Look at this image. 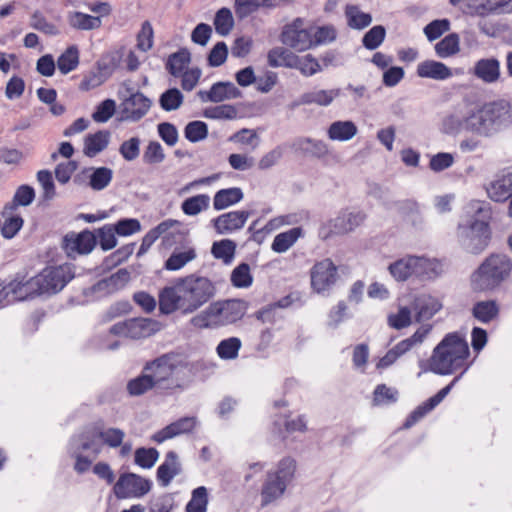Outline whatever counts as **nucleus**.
Here are the masks:
<instances>
[{"mask_svg": "<svg viewBox=\"0 0 512 512\" xmlns=\"http://www.w3.org/2000/svg\"><path fill=\"white\" fill-rule=\"evenodd\" d=\"M499 307L494 300L478 301L472 308L473 317L481 323H489L497 318Z\"/></svg>", "mask_w": 512, "mask_h": 512, "instance_id": "31", "label": "nucleus"}, {"mask_svg": "<svg viewBox=\"0 0 512 512\" xmlns=\"http://www.w3.org/2000/svg\"><path fill=\"white\" fill-rule=\"evenodd\" d=\"M236 244L229 239L214 242L211 253L216 259H222L224 263H230L234 257Z\"/></svg>", "mask_w": 512, "mask_h": 512, "instance_id": "50", "label": "nucleus"}, {"mask_svg": "<svg viewBox=\"0 0 512 512\" xmlns=\"http://www.w3.org/2000/svg\"><path fill=\"white\" fill-rule=\"evenodd\" d=\"M466 115L452 113L443 119V131L447 134H457L466 131Z\"/></svg>", "mask_w": 512, "mask_h": 512, "instance_id": "60", "label": "nucleus"}, {"mask_svg": "<svg viewBox=\"0 0 512 512\" xmlns=\"http://www.w3.org/2000/svg\"><path fill=\"white\" fill-rule=\"evenodd\" d=\"M442 304L431 296H422L416 299V321L422 322L431 319L440 309Z\"/></svg>", "mask_w": 512, "mask_h": 512, "instance_id": "29", "label": "nucleus"}, {"mask_svg": "<svg viewBox=\"0 0 512 512\" xmlns=\"http://www.w3.org/2000/svg\"><path fill=\"white\" fill-rule=\"evenodd\" d=\"M196 256L194 248H189L185 251L175 250L165 261L164 267L169 271H177L183 268L188 262L194 260Z\"/></svg>", "mask_w": 512, "mask_h": 512, "instance_id": "44", "label": "nucleus"}, {"mask_svg": "<svg viewBox=\"0 0 512 512\" xmlns=\"http://www.w3.org/2000/svg\"><path fill=\"white\" fill-rule=\"evenodd\" d=\"M208 505V492L206 487L200 486L192 491L191 499L186 504L185 512H206Z\"/></svg>", "mask_w": 512, "mask_h": 512, "instance_id": "48", "label": "nucleus"}, {"mask_svg": "<svg viewBox=\"0 0 512 512\" xmlns=\"http://www.w3.org/2000/svg\"><path fill=\"white\" fill-rule=\"evenodd\" d=\"M181 222L174 219H167L159 223L156 227L149 230L144 237L138 251V255L144 254L154 244V242L167 231L175 226H180Z\"/></svg>", "mask_w": 512, "mask_h": 512, "instance_id": "27", "label": "nucleus"}, {"mask_svg": "<svg viewBox=\"0 0 512 512\" xmlns=\"http://www.w3.org/2000/svg\"><path fill=\"white\" fill-rule=\"evenodd\" d=\"M243 199V192L238 187L221 189L216 192L213 199L215 210H223L227 207L240 202Z\"/></svg>", "mask_w": 512, "mask_h": 512, "instance_id": "30", "label": "nucleus"}, {"mask_svg": "<svg viewBox=\"0 0 512 512\" xmlns=\"http://www.w3.org/2000/svg\"><path fill=\"white\" fill-rule=\"evenodd\" d=\"M116 230L113 225H104L97 230V238L99 239V245L104 251L113 249L117 244L115 237Z\"/></svg>", "mask_w": 512, "mask_h": 512, "instance_id": "62", "label": "nucleus"}, {"mask_svg": "<svg viewBox=\"0 0 512 512\" xmlns=\"http://www.w3.org/2000/svg\"><path fill=\"white\" fill-rule=\"evenodd\" d=\"M158 457L159 453L155 448L141 447L136 449L134 461L138 466L149 469L154 466Z\"/></svg>", "mask_w": 512, "mask_h": 512, "instance_id": "58", "label": "nucleus"}, {"mask_svg": "<svg viewBox=\"0 0 512 512\" xmlns=\"http://www.w3.org/2000/svg\"><path fill=\"white\" fill-rule=\"evenodd\" d=\"M183 94L177 88H170L161 94L159 104L165 111L177 110L183 103Z\"/></svg>", "mask_w": 512, "mask_h": 512, "instance_id": "53", "label": "nucleus"}, {"mask_svg": "<svg viewBox=\"0 0 512 512\" xmlns=\"http://www.w3.org/2000/svg\"><path fill=\"white\" fill-rule=\"evenodd\" d=\"M415 261L412 256L399 259L389 265V271L396 280L405 281L413 275L412 263Z\"/></svg>", "mask_w": 512, "mask_h": 512, "instance_id": "49", "label": "nucleus"}, {"mask_svg": "<svg viewBox=\"0 0 512 512\" xmlns=\"http://www.w3.org/2000/svg\"><path fill=\"white\" fill-rule=\"evenodd\" d=\"M143 162L149 165L162 163L165 153L158 141H150L143 153Z\"/></svg>", "mask_w": 512, "mask_h": 512, "instance_id": "61", "label": "nucleus"}, {"mask_svg": "<svg viewBox=\"0 0 512 512\" xmlns=\"http://www.w3.org/2000/svg\"><path fill=\"white\" fill-rule=\"evenodd\" d=\"M181 471L182 468L177 453L169 451L165 456V461L157 469V480L161 486L167 487Z\"/></svg>", "mask_w": 512, "mask_h": 512, "instance_id": "22", "label": "nucleus"}, {"mask_svg": "<svg viewBox=\"0 0 512 512\" xmlns=\"http://www.w3.org/2000/svg\"><path fill=\"white\" fill-rule=\"evenodd\" d=\"M37 180L43 189V199L52 200L56 195L52 173L49 170H40L37 172Z\"/></svg>", "mask_w": 512, "mask_h": 512, "instance_id": "63", "label": "nucleus"}, {"mask_svg": "<svg viewBox=\"0 0 512 512\" xmlns=\"http://www.w3.org/2000/svg\"><path fill=\"white\" fill-rule=\"evenodd\" d=\"M191 61L190 52L183 48L171 54L166 62V69L174 76L179 77Z\"/></svg>", "mask_w": 512, "mask_h": 512, "instance_id": "36", "label": "nucleus"}, {"mask_svg": "<svg viewBox=\"0 0 512 512\" xmlns=\"http://www.w3.org/2000/svg\"><path fill=\"white\" fill-rule=\"evenodd\" d=\"M302 232L301 227H293L288 231L277 234L271 245L272 250L276 253L286 252L298 240Z\"/></svg>", "mask_w": 512, "mask_h": 512, "instance_id": "33", "label": "nucleus"}, {"mask_svg": "<svg viewBox=\"0 0 512 512\" xmlns=\"http://www.w3.org/2000/svg\"><path fill=\"white\" fill-rule=\"evenodd\" d=\"M488 197L494 202L508 203V215L512 216V171L504 168L495 175V178L486 186Z\"/></svg>", "mask_w": 512, "mask_h": 512, "instance_id": "13", "label": "nucleus"}, {"mask_svg": "<svg viewBox=\"0 0 512 512\" xmlns=\"http://www.w3.org/2000/svg\"><path fill=\"white\" fill-rule=\"evenodd\" d=\"M250 215V211H231L221 214L213 219L214 227L219 234L230 233L244 227Z\"/></svg>", "mask_w": 512, "mask_h": 512, "instance_id": "17", "label": "nucleus"}, {"mask_svg": "<svg viewBox=\"0 0 512 512\" xmlns=\"http://www.w3.org/2000/svg\"><path fill=\"white\" fill-rule=\"evenodd\" d=\"M365 219L364 214L357 213H342L335 219L331 220L328 224L321 226L319 235L323 239H327L330 234H345L352 231L359 226Z\"/></svg>", "mask_w": 512, "mask_h": 512, "instance_id": "14", "label": "nucleus"}, {"mask_svg": "<svg viewBox=\"0 0 512 512\" xmlns=\"http://www.w3.org/2000/svg\"><path fill=\"white\" fill-rule=\"evenodd\" d=\"M465 123L466 131L479 135H489L491 133L487 118H485L482 108L472 111L466 115Z\"/></svg>", "mask_w": 512, "mask_h": 512, "instance_id": "37", "label": "nucleus"}, {"mask_svg": "<svg viewBox=\"0 0 512 512\" xmlns=\"http://www.w3.org/2000/svg\"><path fill=\"white\" fill-rule=\"evenodd\" d=\"M197 96L202 102L220 103L225 100L241 98L242 92L230 81H219L214 83L208 91H198Z\"/></svg>", "mask_w": 512, "mask_h": 512, "instance_id": "16", "label": "nucleus"}, {"mask_svg": "<svg viewBox=\"0 0 512 512\" xmlns=\"http://www.w3.org/2000/svg\"><path fill=\"white\" fill-rule=\"evenodd\" d=\"M459 35L457 33H450L446 35L435 45L436 55L440 58H448L457 54L460 50Z\"/></svg>", "mask_w": 512, "mask_h": 512, "instance_id": "41", "label": "nucleus"}, {"mask_svg": "<svg viewBox=\"0 0 512 512\" xmlns=\"http://www.w3.org/2000/svg\"><path fill=\"white\" fill-rule=\"evenodd\" d=\"M210 204V197L207 194H198L185 199L181 204V209L188 216H195L200 212L207 210Z\"/></svg>", "mask_w": 512, "mask_h": 512, "instance_id": "40", "label": "nucleus"}, {"mask_svg": "<svg viewBox=\"0 0 512 512\" xmlns=\"http://www.w3.org/2000/svg\"><path fill=\"white\" fill-rule=\"evenodd\" d=\"M157 326L158 322L149 318H131L112 325L110 333L130 339H141L154 334L158 330Z\"/></svg>", "mask_w": 512, "mask_h": 512, "instance_id": "11", "label": "nucleus"}, {"mask_svg": "<svg viewBox=\"0 0 512 512\" xmlns=\"http://www.w3.org/2000/svg\"><path fill=\"white\" fill-rule=\"evenodd\" d=\"M185 365L178 359V354L170 352L148 361L143 367V371L151 377L156 390L165 391L180 387L178 380L174 377V372Z\"/></svg>", "mask_w": 512, "mask_h": 512, "instance_id": "5", "label": "nucleus"}, {"mask_svg": "<svg viewBox=\"0 0 512 512\" xmlns=\"http://www.w3.org/2000/svg\"><path fill=\"white\" fill-rule=\"evenodd\" d=\"M473 215L457 225L456 237L460 247L472 255L481 254L492 239L490 227L491 207L488 202L473 200L470 202Z\"/></svg>", "mask_w": 512, "mask_h": 512, "instance_id": "3", "label": "nucleus"}, {"mask_svg": "<svg viewBox=\"0 0 512 512\" xmlns=\"http://www.w3.org/2000/svg\"><path fill=\"white\" fill-rule=\"evenodd\" d=\"M469 346L465 338L458 332H452L445 337L433 349L428 360L429 370L438 375H451L455 371H463L456 376L447 386L439 390L434 396L419 405L406 419L405 428L413 426L427 413L439 405L450 393L454 385L467 371L469 365L466 363L469 357Z\"/></svg>", "mask_w": 512, "mask_h": 512, "instance_id": "1", "label": "nucleus"}, {"mask_svg": "<svg viewBox=\"0 0 512 512\" xmlns=\"http://www.w3.org/2000/svg\"><path fill=\"white\" fill-rule=\"evenodd\" d=\"M241 347V341L236 337H231L222 340L217 348V354L221 359H234L238 356L239 349Z\"/></svg>", "mask_w": 512, "mask_h": 512, "instance_id": "55", "label": "nucleus"}, {"mask_svg": "<svg viewBox=\"0 0 512 512\" xmlns=\"http://www.w3.org/2000/svg\"><path fill=\"white\" fill-rule=\"evenodd\" d=\"M482 110L492 132L497 130L509 117L510 104L508 101L500 100L485 104Z\"/></svg>", "mask_w": 512, "mask_h": 512, "instance_id": "20", "label": "nucleus"}, {"mask_svg": "<svg viewBox=\"0 0 512 512\" xmlns=\"http://www.w3.org/2000/svg\"><path fill=\"white\" fill-rule=\"evenodd\" d=\"M234 26V19L229 8L223 7L219 9L214 18V27L216 32L221 36H227Z\"/></svg>", "mask_w": 512, "mask_h": 512, "instance_id": "47", "label": "nucleus"}, {"mask_svg": "<svg viewBox=\"0 0 512 512\" xmlns=\"http://www.w3.org/2000/svg\"><path fill=\"white\" fill-rule=\"evenodd\" d=\"M115 109V101L106 99L97 106L96 111L92 114V118L95 122L105 123L114 115Z\"/></svg>", "mask_w": 512, "mask_h": 512, "instance_id": "64", "label": "nucleus"}, {"mask_svg": "<svg viewBox=\"0 0 512 512\" xmlns=\"http://www.w3.org/2000/svg\"><path fill=\"white\" fill-rule=\"evenodd\" d=\"M197 424L196 417H183L178 419L175 422H172L171 424L167 425L160 431L156 432L152 436V440L157 443H162L165 440L174 438L176 436H179L181 434H186L191 432Z\"/></svg>", "mask_w": 512, "mask_h": 512, "instance_id": "18", "label": "nucleus"}, {"mask_svg": "<svg viewBox=\"0 0 512 512\" xmlns=\"http://www.w3.org/2000/svg\"><path fill=\"white\" fill-rule=\"evenodd\" d=\"M297 56L288 48L274 47L267 54V62L272 68L285 67L291 69L292 66H295L294 62Z\"/></svg>", "mask_w": 512, "mask_h": 512, "instance_id": "28", "label": "nucleus"}, {"mask_svg": "<svg viewBox=\"0 0 512 512\" xmlns=\"http://www.w3.org/2000/svg\"><path fill=\"white\" fill-rule=\"evenodd\" d=\"M296 472V461L285 457L279 461L274 472H268L261 489L262 506L280 498L287 486L293 481Z\"/></svg>", "mask_w": 512, "mask_h": 512, "instance_id": "6", "label": "nucleus"}, {"mask_svg": "<svg viewBox=\"0 0 512 512\" xmlns=\"http://www.w3.org/2000/svg\"><path fill=\"white\" fill-rule=\"evenodd\" d=\"M269 7V0H235V13L239 19H244L257 11L259 7Z\"/></svg>", "mask_w": 512, "mask_h": 512, "instance_id": "52", "label": "nucleus"}, {"mask_svg": "<svg viewBox=\"0 0 512 512\" xmlns=\"http://www.w3.org/2000/svg\"><path fill=\"white\" fill-rule=\"evenodd\" d=\"M152 389H155V383L152 382L148 373L144 371L141 375L129 380L127 383V391L131 396H141Z\"/></svg>", "mask_w": 512, "mask_h": 512, "instance_id": "46", "label": "nucleus"}, {"mask_svg": "<svg viewBox=\"0 0 512 512\" xmlns=\"http://www.w3.org/2000/svg\"><path fill=\"white\" fill-rule=\"evenodd\" d=\"M311 287L322 294L329 291L338 279L337 266L331 259H324L313 265L310 271Z\"/></svg>", "mask_w": 512, "mask_h": 512, "instance_id": "12", "label": "nucleus"}, {"mask_svg": "<svg viewBox=\"0 0 512 512\" xmlns=\"http://www.w3.org/2000/svg\"><path fill=\"white\" fill-rule=\"evenodd\" d=\"M295 145L305 155L316 158L324 157L329 153L328 145L322 140L301 138Z\"/></svg>", "mask_w": 512, "mask_h": 512, "instance_id": "35", "label": "nucleus"}, {"mask_svg": "<svg viewBox=\"0 0 512 512\" xmlns=\"http://www.w3.org/2000/svg\"><path fill=\"white\" fill-rule=\"evenodd\" d=\"M152 482L135 473H123L114 484L113 492L118 499L141 498L151 490Z\"/></svg>", "mask_w": 512, "mask_h": 512, "instance_id": "9", "label": "nucleus"}, {"mask_svg": "<svg viewBox=\"0 0 512 512\" xmlns=\"http://www.w3.org/2000/svg\"><path fill=\"white\" fill-rule=\"evenodd\" d=\"M72 277L69 267H47L30 281L24 283V285H26L25 291H27L29 295V289L36 288L35 291L38 294H54L61 291Z\"/></svg>", "mask_w": 512, "mask_h": 512, "instance_id": "7", "label": "nucleus"}, {"mask_svg": "<svg viewBox=\"0 0 512 512\" xmlns=\"http://www.w3.org/2000/svg\"><path fill=\"white\" fill-rule=\"evenodd\" d=\"M151 100L141 92L130 95L121 104L122 119L137 122L142 119L151 107Z\"/></svg>", "mask_w": 512, "mask_h": 512, "instance_id": "15", "label": "nucleus"}, {"mask_svg": "<svg viewBox=\"0 0 512 512\" xmlns=\"http://www.w3.org/2000/svg\"><path fill=\"white\" fill-rule=\"evenodd\" d=\"M340 95L339 89L318 90L302 94L300 104H317L320 106H328L332 101Z\"/></svg>", "mask_w": 512, "mask_h": 512, "instance_id": "34", "label": "nucleus"}, {"mask_svg": "<svg viewBox=\"0 0 512 512\" xmlns=\"http://www.w3.org/2000/svg\"><path fill=\"white\" fill-rule=\"evenodd\" d=\"M230 281L232 285L237 288H247L251 286L253 277L250 273V266L247 263L239 264L233 269Z\"/></svg>", "mask_w": 512, "mask_h": 512, "instance_id": "51", "label": "nucleus"}, {"mask_svg": "<svg viewBox=\"0 0 512 512\" xmlns=\"http://www.w3.org/2000/svg\"><path fill=\"white\" fill-rule=\"evenodd\" d=\"M209 313L214 316V327L233 324L243 318L246 313L244 301L230 299L210 303Z\"/></svg>", "mask_w": 512, "mask_h": 512, "instance_id": "10", "label": "nucleus"}, {"mask_svg": "<svg viewBox=\"0 0 512 512\" xmlns=\"http://www.w3.org/2000/svg\"><path fill=\"white\" fill-rule=\"evenodd\" d=\"M78 64L79 51L76 46L68 47L57 59V67L64 75L76 69Z\"/></svg>", "mask_w": 512, "mask_h": 512, "instance_id": "45", "label": "nucleus"}, {"mask_svg": "<svg viewBox=\"0 0 512 512\" xmlns=\"http://www.w3.org/2000/svg\"><path fill=\"white\" fill-rule=\"evenodd\" d=\"M345 16L348 26L353 29H364L372 22V16L369 13L362 12L356 5H347L345 8Z\"/></svg>", "mask_w": 512, "mask_h": 512, "instance_id": "38", "label": "nucleus"}, {"mask_svg": "<svg viewBox=\"0 0 512 512\" xmlns=\"http://www.w3.org/2000/svg\"><path fill=\"white\" fill-rule=\"evenodd\" d=\"M69 24L78 30H94L101 27L102 21L100 17L75 11L69 15Z\"/></svg>", "mask_w": 512, "mask_h": 512, "instance_id": "39", "label": "nucleus"}, {"mask_svg": "<svg viewBox=\"0 0 512 512\" xmlns=\"http://www.w3.org/2000/svg\"><path fill=\"white\" fill-rule=\"evenodd\" d=\"M184 134L186 139L196 143L204 140L208 136V126L203 121H191L186 125Z\"/></svg>", "mask_w": 512, "mask_h": 512, "instance_id": "56", "label": "nucleus"}, {"mask_svg": "<svg viewBox=\"0 0 512 512\" xmlns=\"http://www.w3.org/2000/svg\"><path fill=\"white\" fill-rule=\"evenodd\" d=\"M92 173L89 176V187L95 191L105 189L113 178V171L108 167L90 168Z\"/></svg>", "mask_w": 512, "mask_h": 512, "instance_id": "42", "label": "nucleus"}, {"mask_svg": "<svg viewBox=\"0 0 512 512\" xmlns=\"http://www.w3.org/2000/svg\"><path fill=\"white\" fill-rule=\"evenodd\" d=\"M203 116L208 119H228L237 117V109L233 105L223 104L215 107L206 108Z\"/></svg>", "mask_w": 512, "mask_h": 512, "instance_id": "57", "label": "nucleus"}, {"mask_svg": "<svg viewBox=\"0 0 512 512\" xmlns=\"http://www.w3.org/2000/svg\"><path fill=\"white\" fill-rule=\"evenodd\" d=\"M24 283L12 280L8 283H0V307H5L16 301L24 300L28 297V292Z\"/></svg>", "mask_w": 512, "mask_h": 512, "instance_id": "23", "label": "nucleus"}, {"mask_svg": "<svg viewBox=\"0 0 512 512\" xmlns=\"http://www.w3.org/2000/svg\"><path fill=\"white\" fill-rule=\"evenodd\" d=\"M327 133L331 140L348 141L356 135L357 126L352 121H335Z\"/></svg>", "mask_w": 512, "mask_h": 512, "instance_id": "32", "label": "nucleus"}, {"mask_svg": "<svg viewBox=\"0 0 512 512\" xmlns=\"http://www.w3.org/2000/svg\"><path fill=\"white\" fill-rule=\"evenodd\" d=\"M295 66L291 69H297L304 77H311L316 73L322 71V66L319 61L312 55L306 54L304 56H297Z\"/></svg>", "mask_w": 512, "mask_h": 512, "instance_id": "43", "label": "nucleus"}, {"mask_svg": "<svg viewBox=\"0 0 512 512\" xmlns=\"http://www.w3.org/2000/svg\"><path fill=\"white\" fill-rule=\"evenodd\" d=\"M216 294V287L207 277L190 274L178 278L173 285L159 292V311L169 315L176 311L191 314L208 303Z\"/></svg>", "mask_w": 512, "mask_h": 512, "instance_id": "2", "label": "nucleus"}, {"mask_svg": "<svg viewBox=\"0 0 512 512\" xmlns=\"http://www.w3.org/2000/svg\"><path fill=\"white\" fill-rule=\"evenodd\" d=\"M279 39L283 45L298 52H304L313 47V31L304 27V21L301 18H296L284 25Z\"/></svg>", "mask_w": 512, "mask_h": 512, "instance_id": "8", "label": "nucleus"}, {"mask_svg": "<svg viewBox=\"0 0 512 512\" xmlns=\"http://www.w3.org/2000/svg\"><path fill=\"white\" fill-rule=\"evenodd\" d=\"M417 75L421 78L445 80L452 76V71L442 62L426 60L418 64Z\"/></svg>", "mask_w": 512, "mask_h": 512, "instance_id": "24", "label": "nucleus"}, {"mask_svg": "<svg viewBox=\"0 0 512 512\" xmlns=\"http://www.w3.org/2000/svg\"><path fill=\"white\" fill-rule=\"evenodd\" d=\"M512 263L504 254H491L471 276L474 291L486 292L498 287L510 274Z\"/></svg>", "mask_w": 512, "mask_h": 512, "instance_id": "4", "label": "nucleus"}, {"mask_svg": "<svg viewBox=\"0 0 512 512\" xmlns=\"http://www.w3.org/2000/svg\"><path fill=\"white\" fill-rule=\"evenodd\" d=\"M34 199V188L26 184L20 185L16 189L12 201L4 205L1 214L2 216L11 215L19 206H29L34 201Z\"/></svg>", "mask_w": 512, "mask_h": 512, "instance_id": "25", "label": "nucleus"}, {"mask_svg": "<svg viewBox=\"0 0 512 512\" xmlns=\"http://www.w3.org/2000/svg\"><path fill=\"white\" fill-rule=\"evenodd\" d=\"M110 140L108 130H99L96 133L86 135L83 152L88 157H95L107 148Z\"/></svg>", "mask_w": 512, "mask_h": 512, "instance_id": "26", "label": "nucleus"}, {"mask_svg": "<svg viewBox=\"0 0 512 512\" xmlns=\"http://www.w3.org/2000/svg\"><path fill=\"white\" fill-rule=\"evenodd\" d=\"M472 74L486 84H492L501 76L500 63L496 58H482L475 62Z\"/></svg>", "mask_w": 512, "mask_h": 512, "instance_id": "19", "label": "nucleus"}, {"mask_svg": "<svg viewBox=\"0 0 512 512\" xmlns=\"http://www.w3.org/2000/svg\"><path fill=\"white\" fill-rule=\"evenodd\" d=\"M386 29L382 25L372 27L362 38L363 46L368 50L377 49L384 41Z\"/></svg>", "mask_w": 512, "mask_h": 512, "instance_id": "54", "label": "nucleus"}, {"mask_svg": "<svg viewBox=\"0 0 512 512\" xmlns=\"http://www.w3.org/2000/svg\"><path fill=\"white\" fill-rule=\"evenodd\" d=\"M398 391L387 387L385 384H379L373 393L374 405L392 404L398 399Z\"/></svg>", "mask_w": 512, "mask_h": 512, "instance_id": "59", "label": "nucleus"}, {"mask_svg": "<svg viewBox=\"0 0 512 512\" xmlns=\"http://www.w3.org/2000/svg\"><path fill=\"white\" fill-rule=\"evenodd\" d=\"M65 248L71 251H77L79 254L90 253L97 243V237L89 230H84L77 235L64 238Z\"/></svg>", "mask_w": 512, "mask_h": 512, "instance_id": "21", "label": "nucleus"}]
</instances>
